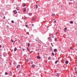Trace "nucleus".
<instances>
[{
  "label": "nucleus",
  "mask_w": 77,
  "mask_h": 77,
  "mask_svg": "<svg viewBox=\"0 0 77 77\" xmlns=\"http://www.w3.org/2000/svg\"><path fill=\"white\" fill-rule=\"evenodd\" d=\"M49 36H51V34H50L49 35Z\"/></svg>",
  "instance_id": "37"
},
{
  "label": "nucleus",
  "mask_w": 77,
  "mask_h": 77,
  "mask_svg": "<svg viewBox=\"0 0 77 77\" xmlns=\"http://www.w3.org/2000/svg\"><path fill=\"white\" fill-rule=\"evenodd\" d=\"M28 1H29V0H27Z\"/></svg>",
  "instance_id": "44"
},
{
  "label": "nucleus",
  "mask_w": 77,
  "mask_h": 77,
  "mask_svg": "<svg viewBox=\"0 0 77 77\" xmlns=\"http://www.w3.org/2000/svg\"><path fill=\"white\" fill-rule=\"evenodd\" d=\"M66 64H68V61H67L66 62Z\"/></svg>",
  "instance_id": "13"
},
{
  "label": "nucleus",
  "mask_w": 77,
  "mask_h": 77,
  "mask_svg": "<svg viewBox=\"0 0 77 77\" xmlns=\"http://www.w3.org/2000/svg\"><path fill=\"white\" fill-rule=\"evenodd\" d=\"M70 1H72V0H70Z\"/></svg>",
  "instance_id": "38"
},
{
  "label": "nucleus",
  "mask_w": 77,
  "mask_h": 77,
  "mask_svg": "<svg viewBox=\"0 0 77 77\" xmlns=\"http://www.w3.org/2000/svg\"><path fill=\"white\" fill-rule=\"evenodd\" d=\"M36 8L37 9L38 7V5H36Z\"/></svg>",
  "instance_id": "16"
},
{
  "label": "nucleus",
  "mask_w": 77,
  "mask_h": 77,
  "mask_svg": "<svg viewBox=\"0 0 77 77\" xmlns=\"http://www.w3.org/2000/svg\"><path fill=\"white\" fill-rule=\"evenodd\" d=\"M54 23H56V20H54Z\"/></svg>",
  "instance_id": "28"
},
{
  "label": "nucleus",
  "mask_w": 77,
  "mask_h": 77,
  "mask_svg": "<svg viewBox=\"0 0 77 77\" xmlns=\"http://www.w3.org/2000/svg\"><path fill=\"white\" fill-rule=\"evenodd\" d=\"M35 66H36V65H32V67H35Z\"/></svg>",
  "instance_id": "9"
},
{
  "label": "nucleus",
  "mask_w": 77,
  "mask_h": 77,
  "mask_svg": "<svg viewBox=\"0 0 77 77\" xmlns=\"http://www.w3.org/2000/svg\"><path fill=\"white\" fill-rule=\"evenodd\" d=\"M28 47H30V44L29 43L28 44Z\"/></svg>",
  "instance_id": "24"
},
{
  "label": "nucleus",
  "mask_w": 77,
  "mask_h": 77,
  "mask_svg": "<svg viewBox=\"0 0 77 77\" xmlns=\"http://www.w3.org/2000/svg\"><path fill=\"white\" fill-rule=\"evenodd\" d=\"M5 73L6 75H8V73H7V72H5Z\"/></svg>",
  "instance_id": "25"
},
{
  "label": "nucleus",
  "mask_w": 77,
  "mask_h": 77,
  "mask_svg": "<svg viewBox=\"0 0 77 77\" xmlns=\"http://www.w3.org/2000/svg\"><path fill=\"white\" fill-rule=\"evenodd\" d=\"M67 28H65V29H64V30H66Z\"/></svg>",
  "instance_id": "27"
},
{
  "label": "nucleus",
  "mask_w": 77,
  "mask_h": 77,
  "mask_svg": "<svg viewBox=\"0 0 77 77\" xmlns=\"http://www.w3.org/2000/svg\"><path fill=\"white\" fill-rule=\"evenodd\" d=\"M51 57H48V60H50L51 59Z\"/></svg>",
  "instance_id": "7"
},
{
  "label": "nucleus",
  "mask_w": 77,
  "mask_h": 77,
  "mask_svg": "<svg viewBox=\"0 0 77 77\" xmlns=\"http://www.w3.org/2000/svg\"><path fill=\"white\" fill-rule=\"evenodd\" d=\"M29 59H27L26 60L27 62H29Z\"/></svg>",
  "instance_id": "17"
},
{
  "label": "nucleus",
  "mask_w": 77,
  "mask_h": 77,
  "mask_svg": "<svg viewBox=\"0 0 77 77\" xmlns=\"http://www.w3.org/2000/svg\"><path fill=\"white\" fill-rule=\"evenodd\" d=\"M29 16H32V13H29Z\"/></svg>",
  "instance_id": "3"
},
{
  "label": "nucleus",
  "mask_w": 77,
  "mask_h": 77,
  "mask_svg": "<svg viewBox=\"0 0 77 77\" xmlns=\"http://www.w3.org/2000/svg\"><path fill=\"white\" fill-rule=\"evenodd\" d=\"M13 12L14 14H17V10H14L13 11Z\"/></svg>",
  "instance_id": "1"
},
{
  "label": "nucleus",
  "mask_w": 77,
  "mask_h": 77,
  "mask_svg": "<svg viewBox=\"0 0 77 77\" xmlns=\"http://www.w3.org/2000/svg\"><path fill=\"white\" fill-rule=\"evenodd\" d=\"M0 56H1V57H2V55H1Z\"/></svg>",
  "instance_id": "42"
},
{
  "label": "nucleus",
  "mask_w": 77,
  "mask_h": 77,
  "mask_svg": "<svg viewBox=\"0 0 77 77\" xmlns=\"http://www.w3.org/2000/svg\"><path fill=\"white\" fill-rule=\"evenodd\" d=\"M4 18H5V16H4Z\"/></svg>",
  "instance_id": "39"
},
{
  "label": "nucleus",
  "mask_w": 77,
  "mask_h": 77,
  "mask_svg": "<svg viewBox=\"0 0 77 77\" xmlns=\"http://www.w3.org/2000/svg\"><path fill=\"white\" fill-rule=\"evenodd\" d=\"M57 38H55V41H56V40H57Z\"/></svg>",
  "instance_id": "23"
},
{
  "label": "nucleus",
  "mask_w": 77,
  "mask_h": 77,
  "mask_svg": "<svg viewBox=\"0 0 77 77\" xmlns=\"http://www.w3.org/2000/svg\"><path fill=\"white\" fill-rule=\"evenodd\" d=\"M52 55H53V56H54V53H52Z\"/></svg>",
  "instance_id": "19"
},
{
  "label": "nucleus",
  "mask_w": 77,
  "mask_h": 77,
  "mask_svg": "<svg viewBox=\"0 0 77 77\" xmlns=\"http://www.w3.org/2000/svg\"><path fill=\"white\" fill-rule=\"evenodd\" d=\"M18 67H18V66H17V68H18Z\"/></svg>",
  "instance_id": "34"
},
{
  "label": "nucleus",
  "mask_w": 77,
  "mask_h": 77,
  "mask_svg": "<svg viewBox=\"0 0 77 77\" xmlns=\"http://www.w3.org/2000/svg\"><path fill=\"white\" fill-rule=\"evenodd\" d=\"M32 63H33V61H32L31 63V64H32Z\"/></svg>",
  "instance_id": "31"
},
{
  "label": "nucleus",
  "mask_w": 77,
  "mask_h": 77,
  "mask_svg": "<svg viewBox=\"0 0 77 77\" xmlns=\"http://www.w3.org/2000/svg\"><path fill=\"white\" fill-rule=\"evenodd\" d=\"M26 11V9L24 8L23 9V12H25Z\"/></svg>",
  "instance_id": "5"
},
{
  "label": "nucleus",
  "mask_w": 77,
  "mask_h": 77,
  "mask_svg": "<svg viewBox=\"0 0 77 77\" xmlns=\"http://www.w3.org/2000/svg\"><path fill=\"white\" fill-rule=\"evenodd\" d=\"M64 32H66V30H65V31H64Z\"/></svg>",
  "instance_id": "40"
},
{
  "label": "nucleus",
  "mask_w": 77,
  "mask_h": 77,
  "mask_svg": "<svg viewBox=\"0 0 77 77\" xmlns=\"http://www.w3.org/2000/svg\"><path fill=\"white\" fill-rule=\"evenodd\" d=\"M48 39L50 41H51V37L48 38Z\"/></svg>",
  "instance_id": "2"
},
{
  "label": "nucleus",
  "mask_w": 77,
  "mask_h": 77,
  "mask_svg": "<svg viewBox=\"0 0 77 77\" xmlns=\"http://www.w3.org/2000/svg\"><path fill=\"white\" fill-rule=\"evenodd\" d=\"M3 48H4V46H3Z\"/></svg>",
  "instance_id": "41"
},
{
  "label": "nucleus",
  "mask_w": 77,
  "mask_h": 77,
  "mask_svg": "<svg viewBox=\"0 0 77 77\" xmlns=\"http://www.w3.org/2000/svg\"><path fill=\"white\" fill-rule=\"evenodd\" d=\"M37 59H41V57H39V56H37Z\"/></svg>",
  "instance_id": "4"
},
{
  "label": "nucleus",
  "mask_w": 77,
  "mask_h": 77,
  "mask_svg": "<svg viewBox=\"0 0 77 77\" xmlns=\"http://www.w3.org/2000/svg\"><path fill=\"white\" fill-rule=\"evenodd\" d=\"M11 41L12 42H14V41H13V40H12V39H11Z\"/></svg>",
  "instance_id": "22"
},
{
  "label": "nucleus",
  "mask_w": 77,
  "mask_h": 77,
  "mask_svg": "<svg viewBox=\"0 0 77 77\" xmlns=\"http://www.w3.org/2000/svg\"><path fill=\"white\" fill-rule=\"evenodd\" d=\"M70 24H73V21H71L70 22Z\"/></svg>",
  "instance_id": "12"
},
{
  "label": "nucleus",
  "mask_w": 77,
  "mask_h": 77,
  "mask_svg": "<svg viewBox=\"0 0 77 77\" xmlns=\"http://www.w3.org/2000/svg\"><path fill=\"white\" fill-rule=\"evenodd\" d=\"M57 76L58 77H59V74L57 73L56 74Z\"/></svg>",
  "instance_id": "11"
},
{
  "label": "nucleus",
  "mask_w": 77,
  "mask_h": 77,
  "mask_svg": "<svg viewBox=\"0 0 77 77\" xmlns=\"http://www.w3.org/2000/svg\"><path fill=\"white\" fill-rule=\"evenodd\" d=\"M57 51V49H55L54 50V52H56Z\"/></svg>",
  "instance_id": "8"
},
{
  "label": "nucleus",
  "mask_w": 77,
  "mask_h": 77,
  "mask_svg": "<svg viewBox=\"0 0 77 77\" xmlns=\"http://www.w3.org/2000/svg\"><path fill=\"white\" fill-rule=\"evenodd\" d=\"M36 41H38V40H37V39H36Z\"/></svg>",
  "instance_id": "35"
},
{
  "label": "nucleus",
  "mask_w": 77,
  "mask_h": 77,
  "mask_svg": "<svg viewBox=\"0 0 77 77\" xmlns=\"http://www.w3.org/2000/svg\"><path fill=\"white\" fill-rule=\"evenodd\" d=\"M27 50H29V49H28Z\"/></svg>",
  "instance_id": "45"
},
{
  "label": "nucleus",
  "mask_w": 77,
  "mask_h": 77,
  "mask_svg": "<svg viewBox=\"0 0 77 77\" xmlns=\"http://www.w3.org/2000/svg\"><path fill=\"white\" fill-rule=\"evenodd\" d=\"M1 47H0V48H1Z\"/></svg>",
  "instance_id": "43"
},
{
  "label": "nucleus",
  "mask_w": 77,
  "mask_h": 77,
  "mask_svg": "<svg viewBox=\"0 0 77 77\" xmlns=\"http://www.w3.org/2000/svg\"><path fill=\"white\" fill-rule=\"evenodd\" d=\"M57 33H58V32H57L56 33V35H57Z\"/></svg>",
  "instance_id": "32"
},
{
  "label": "nucleus",
  "mask_w": 77,
  "mask_h": 77,
  "mask_svg": "<svg viewBox=\"0 0 77 77\" xmlns=\"http://www.w3.org/2000/svg\"><path fill=\"white\" fill-rule=\"evenodd\" d=\"M22 50H23V51H24L25 50V49H24V48H23L22 49Z\"/></svg>",
  "instance_id": "29"
},
{
  "label": "nucleus",
  "mask_w": 77,
  "mask_h": 77,
  "mask_svg": "<svg viewBox=\"0 0 77 77\" xmlns=\"http://www.w3.org/2000/svg\"><path fill=\"white\" fill-rule=\"evenodd\" d=\"M75 71H77V68H75Z\"/></svg>",
  "instance_id": "21"
},
{
  "label": "nucleus",
  "mask_w": 77,
  "mask_h": 77,
  "mask_svg": "<svg viewBox=\"0 0 77 77\" xmlns=\"http://www.w3.org/2000/svg\"><path fill=\"white\" fill-rule=\"evenodd\" d=\"M58 62V60H57L55 62V63L56 64Z\"/></svg>",
  "instance_id": "15"
},
{
  "label": "nucleus",
  "mask_w": 77,
  "mask_h": 77,
  "mask_svg": "<svg viewBox=\"0 0 77 77\" xmlns=\"http://www.w3.org/2000/svg\"><path fill=\"white\" fill-rule=\"evenodd\" d=\"M17 66H18V67H20V65H19Z\"/></svg>",
  "instance_id": "26"
},
{
  "label": "nucleus",
  "mask_w": 77,
  "mask_h": 77,
  "mask_svg": "<svg viewBox=\"0 0 77 77\" xmlns=\"http://www.w3.org/2000/svg\"><path fill=\"white\" fill-rule=\"evenodd\" d=\"M32 52H33V51H31L30 52L31 53H32Z\"/></svg>",
  "instance_id": "36"
},
{
  "label": "nucleus",
  "mask_w": 77,
  "mask_h": 77,
  "mask_svg": "<svg viewBox=\"0 0 77 77\" xmlns=\"http://www.w3.org/2000/svg\"><path fill=\"white\" fill-rule=\"evenodd\" d=\"M27 25H26L25 26L26 27H27Z\"/></svg>",
  "instance_id": "30"
},
{
  "label": "nucleus",
  "mask_w": 77,
  "mask_h": 77,
  "mask_svg": "<svg viewBox=\"0 0 77 77\" xmlns=\"http://www.w3.org/2000/svg\"><path fill=\"white\" fill-rule=\"evenodd\" d=\"M16 9H17V11H19V10H20V9H19V8L18 7L16 8Z\"/></svg>",
  "instance_id": "10"
},
{
  "label": "nucleus",
  "mask_w": 77,
  "mask_h": 77,
  "mask_svg": "<svg viewBox=\"0 0 77 77\" xmlns=\"http://www.w3.org/2000/svg\"><path fill=\"white\" fill-rule=\"evenodd\" d=\"M23 7H24V6H26V5H25V4H23Z\"/></svg>",
  "instance_id": "14"
},
{
  "label": "nucleus",
  "mask_w": 77,
  "mask_h": 77,
  "mask_svg": "<svg viewBox=\"0 0 77 77\" xmlns=\"http://www.w3.org/2000/svg\"><path fill=\"white\" fill-rule=\"evenodd\" d=\"M14 51H16L17 50V48H15L14 49Z\"/></svg>",
  "instance_id": "6"
},
{
  "label": "nucleus",
  "mask_w": 77,
  "mask_h": 77,
  "mask_svg": "<svg viewBox=\"0 0 77 77\" xmlns=\"http://www.w3.org/2000/svg\"><path fill=\"white\" fill-rule=\"evenodd\" d=\"M12 23H14V20H12L11 21Z\"/></svg>",
  "instance_id": "20"
},
{
  "label": "nucleus",
  "mask_w": 77,
  "mask_h": 77,
  "mask_svg": "<svg viewBox=\"0 0 77 77\" xmlns=\"http://www.w3.org/2000/svg\"><path fill=\"white\" fill-rule=\"evenodd\" d=\"M32 26H34V24H32Z\"/></svg>",
  "instance_id": "33"
},
{
  "label": "nucleus",
  "mask_w": 77,
  "mask_h": 77,
  "mask_svg": "<svg viewBox=\"0 0 77 77\" xmlns=\"http://www.w3.org/2000/svg\"><path fill=\"white\" fill-rule=\"evenodd\" d=\"M54 15H55V14H53L52 15V16L53 17H54Z\"/></svg>",
  "instance_id": "18"
}]
</instances>
